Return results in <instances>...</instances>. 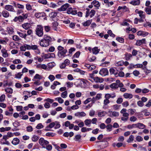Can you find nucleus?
<instances>
[{
    "label": "nucleus",
    "mask_w": 151,
    "mask_h": 151,
    "mask_svg": "<svg viewBox=\"0 0 151 151\" xmlns=\"http://www.w3.org/2000/svg\"><path fill=\"white\" fill-rule=\"evenodd\" d=\"M23 95H27L29 97H30L32 96L31 95V93L30 91H24L23 93Z\"/></svg>",
    "instance_id": "obj_55"
},
{
    "label": "nucleus",
    "mask_w": 151,
    "mask_h": 151,
    "mask_svg": "<svg viewBox=\"0 0 151 151\" xmlns=\"http://www.w3.org/2000/svg\"><path fill=\"white\" fill-rule=\"evenodd\" d=\"M67 87L69 88L72 87L73 86V83L70 82H68L66 83Z\"/></svg>",
    "instance_id": "obj_61"
},
{
    "label": "nucleus",
    "mask_w": 151,
    "mask_h": 151,
    "mask_svg": "<svg viewBox=\"0 0 151 151\" xmlns=\"http://www.w3.org/2000/svg\"><path fill=\"white\" fill-rule=\"evenodd\" d=\"M4 90L6 93H8L10 94L12 93L13 92V89L10 87L6 88Z\"/></svg>",
    "instance_id": "obj_38"
},
{
    "label": "nucleus",
    "mask_w": 151,
    "mask_h": 151,
    "mask_svg": "<svg viewBox=\"0 0 151 151\" xmlns=\"http://www.w3.org/2000/svg\"><path fill=\"white\" fill-rule=\"evenodd\" d=\"M122 114V116L121 118V120L125 122L127 121L129 118V114L126 113Z\"/></svg>",
    "instance_id": "obj_18"
},
{
    "label": "nucleus",
    "mask_w": 151,
    "mask_h": 151,
    "mask_svg": "<svg viewBox=\"0 0 151 151\" xmlns=\"http://www.w3.org/2000/svg\"><path fill=\"white\" fill-rule=\"evenodd\" d=\"M124 64V61L123 60H121L119 61L118 62H117L116 64V66H121L123 65Z\"/></svg>",
    "instance_id": "obj_64"
},
{
    "label": "nucleus",
    "mask_w": 151,
    "mask_h": 151,
    "mask_svg": "<svg viewBox=\"0 0 151 151\" xmlns=\"http://www.w3.org/2000/svg\"><path fill=\"white\" fill-rule=\"evenodd\" d=\"M55 123L54 128L55 129H58L61 126L60 122L58 121H55L54 122Z\"/></svg>",
    "instance_id": "obj_41"
},
{
    "label": "nucleus",
    "mask_w": 151,
    "mask_h": 151,
    "mask_svg": "<svg viewBox=\"0 0 151 151\" xmlns=\"http://www.w3.org/2000/svg\"><path fill=\"white\" fill-rule=\"evenodd\" d=\"M136 139L137 142H140L142 141L143 140V139L140 136H137L136 137Z\"/></svg>",
    "instance_id": "obj_62"
},
{
    "label": "nucleus",
    "mask_w": 151,
    "mask_h": 151,
    "mask_svg": "<svg viewBox=\"0 0 151 151\" xmlns=\"http://www.w3.org/2000/svg\"><path fill=\"white\" fill-rule=\"evenodd\" d=\"M134 137L132 135H131L129 136L128 139L127 140V142L128 143H130L132 142L134 139Z\"/></svg>",
    "instance_id": "obj_54"
},
{
    "label": "nucleus",
    "mask_w": 151,
    "mask_h": 151,
    "mask_svg": "<svg viewBox=\"0 0 151 151\" xmlns=\"http://www.w3.org/2000/svg\"><path fill=\"white\" fill-rule=\"evenodd\" d=\"M92 130L91 128H87L85 127H83L81 129V132L83 133Z\"/></svg>",
    "instance_id": "obj_37"
},
{
    "label": "nucleus",
    "mask_w": 151,
    "mask_h": 151,
    "mask_svg": "<svg viewBox=\"0 0 151 151\" xmlns=\"http://www.w3.org/2000/svg\"><path fill=\"white\" fill-rule=\"evenodd\" d=\"M86 13L85 17H88L89 16H90V18L92 17L95 14L96 12L94 10H91L90 12L89 9L87 8L86 9Z\"/></svg>",
    "instance_id": "obj_5"
},
{
    "label": "nucleus",
    "mask_w": 151,
    "mask_h": 151,
    "mask_svg": "<svg viewBox=\"0 0 151 151\" xmlns=\"http://www.w3.org/2000/svg\"><path fill=\"white\" fill-rule=\"evenodd\" d=\"M88 50L90 52H92L94 54L96 55L99 52L100 50L99 49H98L97 47H95L92 49L91 47H89Z\"/></svg>",
    "instance_id": "obj_13"
},
{
    "label": "nucleus",
    "mask_w": 151,
    "mask_h": 151,
    "mask_svg": "<svg viewBox=\"0 0 151 151\" xmlns=\"http://www.w3.org/2000/svg\"><path fill=\"white\" fill-rule=\"evenodd\" d=\"M39 143L40 145L42 147V148H46V146L49 143L48 141L45 140L43 138H40L39 139Z\"/></svg>",
    "instance_id": "obj_4"
},
{
    "label": "nucleus",
    "mask_w": 151,
    "mask_h": 151,
    "mask_svg": "<svg viewBox=\"0 0 151 151\" xmlns=\"http://www.w3.org/2000/svg\"><path fill=\"white\" fill-rule=\"evenodd\" d=\"M20 142L19 139L17 137L14 138L12 141V143L14 145H16L19 144Z\"/></svg>",
    "instance_id": "obj_23"
},
{
    "label": "nucleus",
    "mask_w": 151,
    "mask_h": 151,
    "mask_svg": "<svg viewBox=\"0 0 151 151\" xmlns=\"http://www.w3.org/2000/svg\"><path fill=\"white\" fill-rule=\"evenodd\" d=\"M140 3L139 0H133L130 2V3L133 5H138Z\"/></svg>",
    "instance_id": "obj_32"
},
{
    "label": "nucleus",
    "mask_w": 151,
    "mask_h": 151,
    "mask_svg": "<svg viewBox=\"0 0 151 151\" xmlns=\"http://www.w3.org/2000/svg\"><path fill=\"white\" fill-rule=\"evenodd\" d=\"M3 16L5 18L8 17L9 16V12L6 10L3 11L2 12Z\"/></svg>",
    "instance_id": "obj_40"
},
{
    "label": "nucleus",
    "mask_w": 151,
    "mask_h": 151,
    "mask_svg": "<svg viewBox=\"0 0 151 151\" xmlns=\"http://www.w3.org/2000/svg\"><path fill=\"white\" fill-rule=\"evenodd\" d=\"M51 38L47 35H45L44 37L39 41L40 45L42 47H47L50 44L51 41Z\"/></svg>",
    "instance_id": "obj_1"
},
{
    "label": "nucleus",
    "mask_w": 151,
    "mask_h": 151,
    "mask_svg": "<svg viewBox=\"0 0 151 151\" xmlns=\"http://www.w3.org/2000/svg\"><path fill=\"white\" fill-rule=\"evenodd\" d=\"M85 125L87 126H90L91 123V120L90 119H86L84 121Z\"/></svg>",
    "instance_id": "obj_47"
},
{
    "label": "nucleus",
    "mask_w": 151,
    "mask_h": 151,
    "mask_svg": "<svg viewBox=\"0 0 151 151\" xmlns=\"http://www.w3.org/2000/svg\"><path fill=\"white\" fill-rule=\"evenodd\" d=\"M107 114V112L105 111L99 112L98 115L99 117H102L105 116Z\"/></svg>",
    "instance_id": "obj_42"
},
{
    "label": "nucleus",
    "mask_w": 151,
    "mask_h": 151,
    "mask_svg": "<svg viewBox=\"0 0 151 151\" xmlns=\"http://www.w3.org/2000/svg\"><path fill=\"white\" fill-rule=\"evenodd\" d=\"M116 40L120 43H123L124 42V38L121 37H118L116 38Z\"/></svg>",
    "instance_id": "obj_59"
},
{
    "label": "nucleus",
    "mask_w": 151,
    "mask_h": 151,
    "mask_svg": "<svg viewBox=\"0 0 151 151\" xmlns=\"http://www.w3.org/2000/svg\"><path fill=\"white\" fill-rule=\"evenodd\" d=\"M6 31L9 35H12L14 32V28L11 26L7 27L6 28Z\"/></svg>",
    "instance_id": "obj_15"
},
{
    "label": "nucleus",
    "mask_w": 151,
    "mask_h": 151,
    "mask_svg": "<svg viewBox=\"0 0 151 151\" xmlns=\"http://www.w3.org/2000/svg\"><path fill=\"white\" fill-rule=\"evenodd\" d=\"M111 88L113 89L117 88H118V86L116 83H111L110 86Z\"/></svg>",
    "instance_id": "obj_46"
},
{
    "label": "nucleus",
    "mask_w": 151,
    "mask_h": 151,
    "mask_svg": "<svg viewBox=\"0 0 151 151\" xmlns=\"http://www.w3.org/2000/svg\"><path fill=\"white\" fill-rule=\"evenodd\" d=\"M127 128L129 129H131L133 128H137L136 124H133L132 125L129 124L127 126Z\"/></svg>",
    "instance_id": "obj_51"
},
{
    "label": "nucleus",
    "mask_w": 151,
    "mask_h": 151,
    "mask_svg": "<svg viewBox=\"0 0 151 151\" xmlns=\"http://www.w3.org/2000/svg\"><path fill=\"white\" fill-rule=\"evenodd\" d=\"M112 126L110 124H109L106 126V131L107 132H110L112 130Z\"/></svg>",
    "instance_id": "obj_48"
},
{
    "label": "nucleus",
    "mask_w": 151,
    "mask_h": 151,
    "mask_svg": "<svg viewBox=\"0 0 151 151\" xmlns=\"http://www.w3.org/2000/svg\"><path fill=\"white\" fill-rule=\"evenodd\" d=\"M121 9L125 10V11H128V9L126 6H119L117 9V10L119 11Z\"/></svg>",
    "instance_id": "obj_56"
},
{
    "label": "nucleus",
    "mask_w": 151,
    "mask_h": 151,
    "mask_svg": "<svg viewBox=\"0 0 151 151\" xmlns=\"http://www.w3.org/2000/svg\"><path fill=\"white\" fill-rule=\"evenodd\" d=\"M17 34L20 37L24 38L25 39H26V37L27 36V34H24L19 31H17Z\"/></svg>",
    "instance_id": "obj_34"
},
{
    "label": "nucleus",
    "mask_w": 151,
    "mask_h": 151,
    "mask_svg": "<svg viewBox=\"0 0 151 151\" xmlns=\"http://www.w3.org/2000/svg\"><path fill=\"white\" fill-rule=\"evenodd\" d=\"M48 6L52 8L55 9L58 7V5L55 3L51 2L48 4Z\"/></svg>",
    "instance_id": "obj_35"
},
{
    "label": "nucleus",
    "mask_w": 151,
    "mask_h": 151,
    "mask_svg": "<svg viewBox=\"0 0 151 151\" xmlns=\"http://www.w3.org/2000/svg\"><path fill=\"white\" fill-rule=\"evenodd\" d=\"M44 15V13L42 12L36 13L35 14V17L37 18H39L41 16H43Z\"/></svg>",
    "instance_id": "obj_53"
},
{
    "label": "nucleus",
    "mask_w": 151,
    "mask_h": 151,
    "mask_svg": "<svg viewBox=\"0 0 151 151\" xmlns=\"http://www.w3.org/2000/svg\"><path fill=\"white\" fill-rule=\"evenodd\" d=\"M109 72L111 75L114 74L116 77H118L117 73L114 68H110L109 70Z\"/></svg>",
    "instance_id": "obj_31"
},
{
    "label": "nucleus",
    "mask_w": 151,
    "mask_h": 151,
    "mask_svg": "<svg viewBox=\"0 0 151 151\" xmlns=\"http://www.w3.org/2000/svg\"><path fill=\"white\" fill-rule=\"evenodd\" d=\"M80 85L82 88L86 87L89 83V82L83 78L79 79Z\"/></svg>",
    "instance_id": "obj_6"
},
{
    "label": "nucleus",
    "mask_w": 151,
    "mask_h": 151,
    "mask_svg": "<svg viewBox=\"0 0 151 151\" xmlns=\"http://www.w3.org/2000/svg\"><path fill=\"white\" fill-rule=\"evenodd\" d=\"M91 4L94 7L96 8L97 9H99L100 6V3L98 1L94 0L91 3Z\"/></svg>",
    "instance_id": "obj_21"
},
{
    "label": "nucleus",
    "mask_w": 151,
    "mask_h": 151,
    "mask_svg": "<svg viewBox=\"0 0 151 151\" xmlns=\"http://www.w3.org/2000/svg\"><path fill=\"white\" fill-rule=\"evenodd\" d=\"M14 21L15 22L18 21L19 22L23 21V17L22 16H19L18 17H16L14 19Z\"/></svg>",
    "instance_id": "obj_24"
},
{
    "label": "nucleus",
    "mask_w": 151,
    "mask_h": 151,
    "mask_svg": "<svg viewBox=\"0 0 151 151\" xmlns=\"http://www.w3.org/2000/svg\"><path fill=\"white\" fill-rule=\"evenodd\" d=\"M12 63L14 64H18L21 63V61L19 59H16L12 61Z\"/></svg>",
    "instance_id": "obj_57"
},
{
    "label": "nucleus",
    "mask_w": 151,
    "mask_h": 151,
    "mask_svg": "<svg viewBox=\"0 0 151 151\" xmlns=\"http://www.w3.org/2000/svg\"><path fill=\"white\" fill-rule=\"evenodd\" d=\"M48 78L51 82L53 81L55 78L54 76L52 75H50Z\"/></svg>",
    "instance_id": "obj_63"
},
{
    "label": "nucleus",
    "mask_w": 151,
    "mask_h": 151,
    "mask_svg": "<svg viewBox=\"0 0 151 151\" xmlns=\"http://www.w3.org/2000/svg\"><path fill=\"white\" fill-rule=\"evenodd\" d=\"M55 65V63L54 62L49 63H48L47 65L49 68H52Z\"/></svg>",
    "instance_id": "obj_58"
},
{
    "label": "nucleus",
    "mask_w": 151,
    "mask_h": 151,
    "mask_svg": "<svg viewBox=\"0 0 151 151\" xmlns=\"http://www.w3.org/2000/svg\"><path fill=\"white\" fill-rule=\"evenodd\" d=\"M2 54V56L4 58L7 57L9 56L8 53L7 52V50L5 48H3L1 50Z\"/></svg>",
    "instance_id": "obj_20"
},
{
    "label": "nucleus",
    "mask_w": 151,
    "mask_h": 151,
    "mask_svg": "<svg viewBox=\"0 0 151 151\" xmlns=\"http://www.w3.org/2000/svg\"><path fill=\"white\" fill-rule=\"evenodd\" d=\"M74 115L80 118L81 117L85 116L86 114L84 112L82 111L76 112L75 114Z\"/></svg>",
    "instance_id": "obj_19"
},
{
    "label": "nucleus",
    "mask_w": 151,
    "mask_h": 151,
    "mask_svg": "<svg viewBox=\"0 0 151 151\" xmlns=\"http://www.w3.org/2000/svg\"><path fill=\"white\" fill-rule=\"evenodd\" d=\"M92 22V19H89L87 20L82 23L84 26H88Z\"/></svg>",
    "instance_id": "obj_29"
},
{
    "label": "nucleus",
    "mask_w": 151,
    "mask_h": 151,
    "mask_svg": "<svg viewBox=\"0 0 151 151\" xmlns=\"http://www.w3.org/2000/svg\"><path fill=\"white\" fill-rule=\"evenodd\" d=\"M31 139L32 141L36 142L39 139V136L35 135H33L31 137Z\"/></svg>",
    "instance_id": "obj_43"
},
{
    "label": "nucleus",
    "mask_w": 151,
    "mask_h": 151,
    "mask_svg": "<svg viewBox=\"0 0 151 151\" xmlns=\"http://www.w3.org/2000/svg\"><path fill=\"white\" fill-rule=\"evenodd\" d=\"M57 15V13L55 12H52L50 13L49 14V17L51 18L55 17Z\"/></svg>",
    "instance_id": "obj_45"
},
{
    "label": "nucleus",
    "mask_w": 151,
    "mask_h": 151,
    "mask_svg": "<svg viewBox=\"0 0 151 151\" xmlns=\"http://www.w3.org/2000/svg\"><path fill=\"white\" fill-rule=\"evenodd\" d=\"M22 27L25 30H28L31 27V25L29 23H26L22 24Z\"/></svg>",
    "instance_id": "obj_16"
},
{
    "label": "nucleus",
    "mask_w": 151,
    "mask_h": 151,
    "mask_svg": "<svg viewBox=\"0 0 151 151\" xmlns=\"http://www.w3.org/2000/svg\"><path fill=\"white\" fill-rule=\"evenodd\" d=\"M89 80L91 81L92 82H95L96 83H101L104 81V80L103 78H100L97 76H96L94 78L93 80L91 79H89Z\"/></svg>",
    "instance_id": "obj_12"
},
{
    "label": "nucleus",
    "mask_w": 151,
    "mask_h": 151,
    "mask_svg": "<svg viewBox=\"0 0 151 151\" xmlns=\"http://www.w3.org/2000/svg\"><path fill=\"white\" fill-rule=\"evenodd\" d=\"M23 74L21 72H18L15 74L14 78L17 79H20L21 78Z\"/></svg>",
    "instance_id": "obj_33"
},
{
    "label": "nucleus",
    "mask_w": 151,
    "mask_h": 151,
    "mask_svg": "<svg viewBox=\"0 0 151 151\" xmlns=\"http://www.w3.org/2000/svg\"><path fill=\"white\" fill-rule=\"evenodd\" d=\"M36 34L39 37H41L43 35V27L42 25H38L35 29Z\"/></svg>",
    "instance_id": "obj_3"
},
{
    "label": "nucleus",
    "mask_w": 151,
    "mask_h": 151,
    "mask_svg": "<svg viewBox=\"0 0 151 151\" xmlns=\"http://www.w3.org/2000/svg\"><path fill=\"white\" fill-rule=\"evenodd\" d=\"M41 57L43 58L44 59H46L51 58H54L55 57V55L53 53H49L44 54L43 55H41Z\"/></svg>",
    "instance_id": "obj_11"
},
{
    "label": "nucleus",
    "mask_w": 151,
    "mask_h": 151,
    "mask_svg": "<svg viewBox=\"0 0 151 151\" xmlns=\"http://www.w3.org/2000/svg\"><path fill=\"white\" fill-rule=\"evenodd\" d=\"M109 116L111 117L118 116L119 115V113L116 111L112 112L111 111H109Z\"/></svg>",
    "instance_id": "obj_22"
},
{
    "label": "nucleus",
    "mask_w": 151,
    "mask_h": 151,
    "mask_svg": "<svg viewBox=\"0 0 151 151\" xmlns=\"http://www.w3.org/2000/svg\"><path fill=\"white\" fill-rule=\"evenodd\" d=\"M137 128L139 129H143L145 127V126L141 123H137L136 124Z\"/></svg>",
    "instance_id": "obj_36"
},
{
    "label": "nucleus",
    "mask_w": 151,
    "mask_h": 151,
    "mask_svg": "<svg viewBox=\"0 0 151 151\" xmlns=\"http://www.w3.org/2000/svg\"><path fill=\"white\" fill-rule=\"evenodd\" d=\"M99 74L102 76H104L108 75L109 71L106 68H103L99 72Z\"/></svg>",
    "instance_id": "obj_8"
},
{
    "label": "nucleus",
    "mask_w": 151,
    "mask_h": 151,
    "mask_svg": "<svg viewBox=\"0 0 151 151\" xmlns=\"http://www.w3.org/2000/svg\"><path fill=\"white\" fill-rule=\"evenodd\" d=\"M85 67H86L89 70H94L96 68V66L94 65H91L89 64H86L85 65Z\"/></svg>",
    "instance_id": "obj_25"
},
{
    "label": "nucleus",
    "mask_w": 151,
    "mask_h": 151,
    "mask_svg": "<svg viewBox=\"0 0 151 151\" xmlns=\"http://www.w3.org/2000/svg\"><path fill=\"white\" fill-rule=\"evenodd\" d=\"M4 40L0 39V44L4 45H6L7 42L9 41V39L7 37H6L4 38Z\"/></svg>",
    "instance_id": "obj_26"
},
{
    "label": "nucleus",
    "mask_w": 151,
    "mask_h": 151,
    "mask_svg": "<svg viewBox=\"0 0 151 151\" xmlns=\"http://www.w3.org/2000/svg\"><path fill=\"white\" fill-rule=\"evenodd\" d=\"M145 39H143L142 40H137L135 43V45L137 46H139L142 44L145 43Z\"/></svg>",
    "instance_id": "obj_17"
},
{
    "label": "nucleus",
    "mask_w": 151,
    "mask_h": 151,
    "mask_svg": "<svg viewBox=\"0 0 151 151\" xmlns=\"http://www.w3.org/2000/svg\"><path fill=\"white\" fill-rule=\"evenodd\" d=\"M137 34L138 36H141L143 37H145L149 34V33L145 31H139L137 32Z\"/></svg>",
    "instance_id": "obj_14"
},
{
    "label": "nucleus",
    "mask_w": 151,
    "mask_h": 151,
    "mask_svg": "<svg viewBox=\"0 0 151 151\" xmlns=\"http://www.w3.org/2000/svg\"><path fill=\"white\" fill-rule=\"evenodd\" d=\"M132 57V55L130 53H126L125 55V59L127 60H129Z\"/></svg>",
    "instance_id": "obj_50"
},
{
    "label": "nucleus",
    "mask_w": 151,
    "mask_h": 151,
    "mask_svg": "<svg viewBox=\"0 0 151 151\" xmlns=\"http://www.w3.org/2000/svg\"><path fill=\"white\" fill-rule=\"evenodd\" d=\"M124 97L126 99H131L133 97V95L131 93H125L124 94Z\"/></svg>",
    "instance_id": "obj_28"
},
{
    "label": "nucleus",
    "mask_w": 151,
    "mask_h": 151,
    "mask_svg": "<svg viewBox=\"0 0 151 151\" xmlns=\"http://www.w3.org/2000/svg\"><path fill=\"white\" fill-rule=\"evenodd\" d=\"M55 126V123L54 122H52L51 123H50L49 125L48 126H47L46 127V129H45V130L46 131H48V129H47V128H52L53 127H54Z\"/></svg>",
    "instance_id": "obj_44"
},
{
    "label": "nucleus",
    "mask_w": 151,
    "mask_h": 151,
    "mask_svg": "<svg viewBox=\"0 0 151 151\" xmlns=\"http://www.w3.org/2000/svg\"><path fill=\"white\" fill-rule=\"evenodd\" d=\"M5 9L11 12H14V11L13 7L11 5H6L5 6Z\"/></svg>",
    "instance_id": "obj_27"
},
{
    "label": "nucleus",
    "mask_w": 151,
    "mask_h": 151,
    "mask_svg": "<svg viewBox=\"0 0 151 151\" xmlns=\"http://www.w3.org/2000/svg\"><path fill=\"white\" fill-rule=\"evenodd\" d=\"M70 5L68 3H66L62 5L60 8L57 9L59 11H65L69 7Z\"/></svg>",
    "instance_id": "obj_10"
},
{
    "label": "nucleus",
    "mask_w": 151,
    "mask_h": 151,
    "mask_svg": "<svg viewBox=\"0 0 151 151\" xmlns=\"http://www.w3.org/2000/svg\"><path fill=\"white\" fill-rule=\"evenodd\" d=\"M136 13L139 14V16L140 18L139 19L140 21H141L142 19H144L145 18V13L142 10H139L138 9H136L135 11Z\"/></svg>",
    "instance_id": "obj_7"
},
{
    "label": "nucleus",
    "mask_w": 151,
    "mask_h": 151,
    "mask_svg": "<svg viewBox=\"0 0 151 151\" xmlns=\"http://www.w3.org/2000/svg\"><path fill=\"white\" fill-rule=\"evenodd\" d=\"M27 131L28 132H31L33 131V129L31 126H28L26 127Z\"/></svg>",
    "instance_id": "obj_60"
},
{
    "label": "nucleus",
    "mask_w": 151,
    "mask_h": 151,
    "mask_svg": "<svg viewBox=\"0 0 151 151\" xmlns=\"http://www.w3.org/2000/svg\"><path fill=\"white\" fill-rule=\"evenodd\" d=\"M58 55L60 58H63L66 55L67 52V50L61 46H59L58 47Z\"/></svg>",
    "instance_id": "obj_2"
},
{
    "label": "nucleus",
    "mask_w": 151,
    "mask_h": 151,
    "mask_svg": "<svg viewBox=\"0 0 151 151\" xmlns=\"http://www.w3.org/2000/svg\"><path fill=\"white\" fill-rule=\"evenodd\" d=\"M42 78V77L41 75L38 74H36L34 76V77L32 79V81H34L36 79L40 80Z\"/></svg>",
    "instance_id": "obj_30"
},
{
    "label": "nucleus",
    "mask_w": 151,
    "mask_h": 151,
    "mask_svg": "<svg viewBox=\"0 0 151 151\" xmlns=\"http://www.w3.org/2000/svg\"><path fill=\"white\" fill-rule=\"evenodd\" d=\"M67 13L68 14L75 15L77 13V10L75 9H73L72 7L68 8L67 10Z\"/></svg>",
    "instance_id": "obj_9"
},
{
    "label": "nucleus",
    "mask_w": 151,
    "mask_h": 151,
    "mask_svg": "<svg viewBox=\"0 0 151 151\" xmlns=\"http://www.w3.org/2000/svg\"><path fill=\"white\" fill-rule=\"evenodd\" d=\"M145 11L146 13L148 14H151V6H148L145 8Z\"/></svg>",
    "instance_id": "obj_39"
},
{
    "label": "nucleus",
    "mask_w": 151,
    "mask_h": 151,
    "mask_svg": "<svg viewBox=\"0 0 151 151\" xmlns=\"http://www.w3.org/2000/svg\"><path fill=\"white\" fill-rule=\"evenodd\" d=\"M55 100L57 101L58 103L60 104H62L64 102V100L60 97L55 98Z\"/></svg>",
    "instance_id": "obj_52"
},
{
    "label": "nucleus",
    "mask_w": 151,
    "mask_h": 151,
    "mask_svg": "<svg viewBox=\"0 0 151 151\" xmlns=\"http://www.w3.org/2000/svg\"><path fill=\"white\" fill-rule=\"evenodd\" d=\"M68 92L67 91H65L62 92L61 94V96L63 98H65L67 96Z\"/></svg>",
    "instance_id": "obj_49"
}]
</instances>
